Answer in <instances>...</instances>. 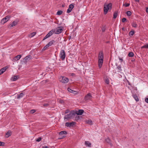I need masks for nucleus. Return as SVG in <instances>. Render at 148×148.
Here are the masks:
<instances>
[{
	"instance_id": "c756f323",
	"label": "nucleus",
	"mask_w": 148,
	"mask_h": 148,
	"mask_svg": "<svg viewBox=\"0 0 148 148\" xmlns=\"http://www.w3.org/2000/svg\"><path fill=\"white\" fill-rule=\"evenodd\" d=\"M127 15L128 16H130L132 14L131 12L130 11H127L126 12Z\"/></svg>"
},
{
	"instance_id": "6ab92c4d",
	"label": "nucleus",
	"mask_w": 148,
	"mask_h": 148,
	"mask_svg": "<svg viewBox=\"0 0 148 148\" xmlns=\"http://www.w3.org/2000/svg\"><path fill=\"white\" fill-rule=\"evenodd\" d=\"M133 97L136 101H139V99H138V97H137L136 95H133Z\"/></svg>"
},
{
	"instance_id": "a18cd8bd",
	"label": "nucleus",
	"mask_w": 148,
	"mask_h": 148,
	"mask_svg": "<svg viewBox=\"0 0 148 148\" xmlns=\"http://www.w3.org/2000/svg\"><path fill=\"white\" fill-rule=\"evenodd\" d=\"M145 101L147 103H148V98H146L145 99Z\"/></svg>"
},
{
	"instance_id": "c85d7f7f",
	"label": "nucleus",
	"mask_w": 148,
	"mask_h": 148,
	"mask_svg": "<svg viewBox=\"0 0 148 148\" xmlns=\"http://www.w3.org/2000/svg\"><path fill=\"white\" fill-rule=\"evenodd\" d=\"M144 48L148 49V44H147L144 45L142 46L141 47V49Z\"/></svg>"
},
{
	"instance_id": "9b49d317",
	"label": "nucleus",
	"mask_w": 148,
	"mask_h": 148,
	"mask_svg": "<svg viewBox=\"0 0 148 148\" xmlns=\"http://www.w3.org/2000/svg\"><path fill=\"white\" fill-rule=\"evenodd\" d=\"M8 68V67L7 66H5L3 68H2L0 70V75L2 74L4 72H5L6 70Z\"/></svg>"
},
{
	"instance_id": "ea45409f",
	"label": "nucleus",
	"mask_w": 148,
	"mask_h": 148,
	"mask_svg": "<svg viewBox=\"0 0 148 148\" xmlns=\"http://www.w3.org/2000/svg\"><path fill=\"white\" fill-rule=\"evenodd\" d=\"M4 145V143L0 141V146H3Z\"/></svg>"
},
{
	"instance_id": "e433bc0d",
	"label": "nucleus",
	"mask_w": 148,
	"mask_h": 148,
	"mask_svg": "<svg viewBox=\"0 0 148 148\" xmlns=\"http://www.w3.org/2000/svg\"><path fill=\"white\" fill-rule=\"evenodd\" d=\"M105 141L107 143H110V140L108 138H106L105 140Z\"/></svg>"
},
{
	"instance_id": "4be33fe9",
	"label": "nucleus",
	"mask_w": 148,
	"mask_h": 148,
	"mask_svg": "<svg viewBox=\"0 0 148 148\" xmlns=\"http://www.w3.org/2000/svg\"><path fill=\"white\" fill-rule=\"evenodd\" d=\"M53 29H52L50 31L48 34L50 36H51L53 33H54Z\"/></svg>"
},
{
	"instance_id": "3c124183",
	"label": "nucleus",
	"mask_w": 148,
	"mask_h": 148,
	"mask_svg": "<svg viewBox=\"0 0 148 148\" xmlns=\"http://www.w3.org/2000/svg\"><path fill=\"white\" fill-rule=\"evenodd\" d=\"M48 105H49L47 103V104H44L43 105V106H48Z\"/></svg>"
},
{
	"instance_id": "20e7f679",
	"label": "nucleus",
	"mask_w": 148,
	"mask_h": 148,
	"mask_svg": "<svg viewBox=\"0 0 148 148\" xmlns=\"http://www.w3.org/2000/svg\"><path fill=\"white\" fill-rule=\"evenodd\" d=\"M63 30V28L62 26L57 27L56 29H53L54 34H58L61 33Z\"/></svg>"
},
{
	"instance_id": "37998d69",
	"label": "nucleus",
	"mask_w": 148,
	"mask_h": 148,
	"mask_svg": "<svg viewBox=\"0 0 148 148\" xmlns=\"http://www.w3.org/2000/svg\"><path fill=\"white\" fill-rule=\"evenodd\" d=\"M72 93L74 94H76L77 93V92L76 91L72 90V91L71 92Z\"/></svg>"
},
{
	"instance_id": "c03bdc74",
	"label": "nucleus",
	"mask_w": 148,
	"mask_h": 148,
	"mask_svg": "<svg viewBox=\"0 0 148 148\" xmlns=\"http://www.w3.org/2000/svg\"><path fill=\"white\" fill-rule=\"evenodd\" d=\"M69 112V110H66L65 112V114H67Z\"/></svg>"
},
{
	"instance_id": "8fccbe9b",
	"label": "nucleus",
	"mask_w": 148,
	"mask_h": 148,
	"mask_svg": "<svg viewBox=\"0 0 148 148\" xmlns=\"http://www.w3.org/2000/svg\"><path fill=\"white\" fill-rule=\"evenodd\" d=\"M42 148H49V147L48 146H45L42 147Z\"/></svg>"
},
{
	"instance_id": "f8f14e48",
	"label": "nucleus",
	"mask_w": 148,
	"mask_h": 148,
	"mask_svg": "<svg viewBox=\"0 0 148 148\" xmlns=\"http://www.w3.org/2000/svg\"><path fill=\"white\" fill-rule=\"evenodd\" d=\"M21 55H18L14 58V60L16 61L18 60L21 58Z\"/></svg>"
},
{
	"instance_id": "4d7b16f0",
	"label": "nucleus",
	"mask_w": 148,
	"mask_h": 148,
	"mask_svg": "<svg viewBox=\"0 0 148 148\" xmlns=\"http://www.w3.org/2000/svg\"><path fill=\"white\" fill-rule=\"evenodd\" d=\"M62 6L63 7H64V6L63 5H62Z\"/></svg>"
},
{
	"instance_id": "bb28decb",
	"label": "nucleus",
	"mask_w": 148,
	"mask_h": 148,
	"mask_svg": "<svg viewBox=\"0 0 148 148\" xmlns=\"http://www.w3.org/2000/svg\"><path fill=\"white\" fill-rule=\"evenodd\" d=\"M132 25L134 27H136L138 26V25L136 22H133L132 23Z\"/></svg>"
},
{
	"instance_id": "a211bd4d",
	"label": "nucleus",
	"mask_w": 148,
	"mask_h": 148,
	"mask_svg": "<svg viewBox=\"0 0 148 148\" xmlns=\"http://www.w3.org/2000/svg\"><path fill=\"white\" fill-rule=\"evenodd\" d=\"M86 122L87 123L89 124L90 125H92V122L91 120H87L86 121Z\"/></svg>"
},
{
	"instance_id": "09e8293b",
	"label": "nucleus",
	"mask_w": 148,
	"mask_h": 148,
	"mask_svg": "<svg viewBox=\"0 0 148 148\" xmlns=\"http://www.w3.org/2000/svg\"><path fill=\"white\" fill-rule=\"evenodd\" d=\"M48 47V46H46V45L43 48L44 50H45Z\"/></svg>"
},
{
	"instance_id": "49530a36",
	"label": "nucleus",
	"mask_w": 148,
	"mask_h": 148,
	"mask_svg": "<svg viewBox=\"0 0 148 148\" xmlns=\"http://www.w3.org/2000/svg\"><path fill=\"white\" fill-rule=\"evenodd\" d=\"M119 60H120L121 61V62L123 61V60L122 58H120L119 57Z\"/></svg>"
},
{
	"instance_id": "dca6fc26",
	"label": "nucleus",
	"mask_w": 148,
	"mask_h": 148,
	"mask_svg": "<svg viewBox=\"0 0 148 148\" xmlns=\"http://www.w3.org/2000/svg\"><path fill=\"white\" fill-rule=\"evenodd\" d=\"M85 144L86 146H88V147H90L91 146V143L88 141H85Z\"/></svg>"
},
{
	"instance_id": "72a5a7b5",
	"label": "nucleus",
	"mask_w": 148,
	"mask_h": 148,
	"mask_svg": "<svg viewBox=\"0 0 148 148\" xmlns=\"http://www.w3.org/2000/svg\"><path fill=\"white\" fill-rule=\"evenodd\" d=\"M117 69L119 70V72H120L122 71V69H121V66L120 65H119L117 66Z\"/></svg>"
},
{
	"instance_id": "79ce46f5",
	"label": "nucleus",
	"mask_w": 148,
	"mask_h": 148,
	"mask_svg": "<svg viewBox=\"0 0 148 148\" xmlns=\"http://www.w3.org/2000/svg\"><path fill=\"white\" fill-rule=\"evenodd\" d=\"M41 140V138L40 137L38 138L36 140V141L37 142H39Z\"/></svg>"
},
{
	"instance_id": "864d4df0",
	"label": "nucleus",
	"mask_w": 148,
	"mask_h": 148,
	"mask_svg": "<svg viewBox=\"0 0 148 148\" xmlns=\"http://www.w3.org/2000/svg\"><path fill=\"white\" fill-rule=\"evenodd\" d=\"M146 12L148 13V8H147L146 9Z\"/></svg>"
},
{
	"instance_id": "f3484780",
	"label": "nucleus",
	"mask_w": 148,
	"mask_h": 148,
	"mask_svg": "<svg viewBox=\"0 0 148 148\" xmlns=\"http://www.w3.org/2000/svg\"><path fill=\"white\" fill-rule=\"evenodd\" d=\"M17 24V23L16 21H13L12 23H11L10 25V27H12L13 26H15Z\"/></svg>"
},
{
	"instance_id": "0eeeda50",
	"label": "nucleus",
	"mask_w": 148,
	"mask_h": 148,
	"mask_svg": "<svg viewBox=\"0 0 148 148\" xmlns=\"http://www.w3.org/2000/svg\"><path fill=\"white\" fill-rule=\"evenodd\" d=\"M92 96L91 94L89 93H88L84 97V99L85 100H91L92 98Z\"/></svg>"
},
{
	"instance_id": "2eb2a0df",
	"label": "nucleus",
	"mask_w": 148,
	"mask_h": 148,
	"mask_svg": "<svg viewBox=\"0 0 148 148\" xmlns=\"http://www.w3.org/2000/svg\"><path fill=\"white\" fill-rule=\"evenodd\" d=\"M24 95V94L23 93H21L19 94H18L17 95V99H19L22 97Z\"/></svg>"
},
{
	"instance_id": "b1692460",
	"label": "nucleus",
	"mask_w": 148,
	"mask_h": 148,
	"mask_svg": "<svg viewBox=\"0 0 148 148\" xmlns=\"http://www.w3.org/2000/svg\"><path fill=\"white\" fill-rule=\"evenodd\" d=\"M31 57L30 55H28L25 57L24 58V59L25 60V62H27V60H28L29 59H30Z\"/></svg>"
},
{
	"instance_id": "c9c22d12",
	"label": "nucleus",
	"mask_w": 148,
	"mask_h": 148,
	"mask_svg": "<svg viewBox=\"0 0 148 148\" xmlns=\"http://www.w3.org/2000/svg\"><path fill=\"white\" fill-rule=\"evenodd\" d=\"M50 36H49V34H47L45 36V37H44V38L43 39V40H44L45 39H46L49 38V37Z\"/></svg>"
},
{
	"instance_id": "39448f33",
	"label": "nucleus",
	"mask_w": 148,
	"mask_h": 148,
	"mask_svg": "<svg viewBox=\"0 0 148 148\" xmlns=\"http://www.w3.org/2000/svg\"><path fill=\"white\" fill-rule=\"evenodd\" d=\"M60 57L62 60H64L66 57V55L65 51L64 50H61L60 54Z\"/></svg>"
},
{
	"instance_id": "6e6552de",
	"label": "nucleus",
	"mask_w": 148,
	"mask_h": 148,
	"mask_svg": "<svg viewBox=\"0 0 148 148\" xmlns=\"http://www.w3.org/2000/svg\"><path fill=\"white\" fill-rule=\"evenodd\" d=\"M10 18V17L9 16H6L1 20V23H5L9 20Z\"/></svg>"
},
{
	"instance_id": "473e14b6",
	"label": "nucleus",
	"mask_w": 148,
	"mask_h": 148,
	"mask_svg": "<svg viewBox=\"0 0 148 148\" xmlns=\"http://www.w3.org/2000/svg\"><path fill=\"white\" fill-rule=\"evenodd\" d=\"M63 12L61 10H60L57 12V14L58 15H60Z\"/></svg>"
},
{
	"instance_id": "cd10ccee",
	"label": "nucleus",
	"mask_w": 148,
	"mask_h": 148,
	"mask_svg": "<svg viewBox=\"0 0 148 148\" xmlns=\"http://www.w3.org/2000/svg\"><path fill=\"white\" fill-rule=\"evenodd\" d=\"M105 83L108 84H109V79H108V78L107 77L105 79Z\"/></svg>"
},
{
	"instance_id": "7c9ffc66",
	"label": "nucleus",
	"mask_w": 148,
	"mask_h": 148,
	"mask_svg": "<svg viewBox=\"0 0 148 148\" xmlns=\"http://www.w3.org/2000/svg\"><path fill=\"white\" fill-rule=\"evenodd\" d=\"M134 31H132L129 32V34L130 36H132L134 34Z\"/></svg>"
},
{
	"instance_id": "a19ab883",
	"label": "nucleus",
	"mask_w": 148,
	"mask_h": 148,
	"mask_svg": "<svg viewBox=\"0 0 148 148\" xmlns=\"http://www.w3.org/2000/svg\"><path fill=\"white\" fill-rule=\"evenodd\" d=\"M68 91L70 92L71 93L72 92V90L70 88H68L67 89Z\"/></svg>"
},
{
	"instance_id": "aec40b11",
	"label": "nucleus",
	"mask_w": 148,
	"mask_h": 148,
	"mask_svg": "<svg viewBox=\"0 0 148 148\" xmlns=\"http://www.w3.org/2000/svg\"><path fill=\"white\" fill-rule=\"evenodd\" d=\"M67 134V132L64 131H63L60 132L59 133V135H62L64 134Z\"/></svg>"
},
{
	"instance_id": "1a4fd4ad",
	"label": "nucleus",
	"mask_w": 148,
	"mask_h": 148,
	"mask_svg": "<svg viewBox=\"0 0 148 148\" xmlns=\"http://www.w3.org/2000/svg\"><path fill=\"white\" fill-rule=\"evenodd\" d=\"M73 8L74 5L72 4H70L69 5V8L67 10L66 12L68 13L70 12Z\"/></svg>"
},
{
	"instance_id": "7ed1b4c3",
	"label": "nucleus",
	"mask_w": 148,
	"mask_h": 148,
	"mask_svg": "<svg viewBox=\"0 0 148 148\" xmlns=\"http://www.w3.org/2000/svg\"><path fill=\"white\" fill-rule=\"evenodd\" d=\"M76 112L74 111H71L70 112L69 114H67L64 117V119L68 120L70 119L73 118L76 115Z\"/></svg>"
},
{
	"instance_id": "a878e982",
	"label": "nucleus",
	"mask_w": 148,
	"mask_h": 148,
	"mask_svg": "<svg viewBox=\"0 0 148 148\" xmlns=\"http://www.w3.org/2000/svg\"><path fill=\"white\" fill-rule=\"evenodd\" d=\"M36 34V32H32L29 35V36L30 38H31L33 37L34 36H35V34Z\"/></svg>"
},
{
	"instance_id": "2f4dec72",
	"label": "nucleus",
	"mask_w": 148,
	"mask_h": 148,
	"mask_svg": "<svg viewBox=\"0 0 148 148\" xmlns=\"http://www.w3.org/2000/svg\"><path fill=\"white\" fill-rule=\"evenodd\" d=\"M128 56L130 57H132L134 56V53L132 52H131L128 54Z\"/></svg>"
},
{
	"instance_id": "5701e85b",
	"label": "nucleus",
	"mask_w": 148,
	"mask_h": 148,
	"mask_svg": "<svg viewBox=\"0 0 148 148\" xmlns=\"http://www.w3.org/2000/svg\"><path fill=\"white\" fill-rule=\"evenodd\" d=\"M6 135L8 136L7 137H8L10 136L11 135V131L10 130L8 131L6 133Z\"/></svg>"
},
{
	"instance_id": "4468645a",
	"label": "nucleus",
	"mask_w": 148,
	"mask_h": 148,
	"mask_svg": "<svg viewBox=\"0 0 148 148\" xmlns=\"http://www.w3.org/2000/svg\"><path fill=\"white\" fill-rule=\"evenodd\" d=\"M84 112V110H79L77 112H76V114L78 115H81Z\"/></svg>"
},
{
	"instance_id": "5fc2aeb1",
	"label": "nucleus",
	"mask_w": 148,
	"mask_h": 148,
	"mask_svg": "<svg viewBox=\"0 0 148 148\" xmlns=\"http://www.w3.org/2000/svg\"><path fill=\"white\" fill-rule=\"evenodd\" d=\"M104 30V29H102V31H104V30Z\"/></svg>"
},
{
	"instance_id": "ddd939ff",
	"label": "nucleus",
	"mask_w": 148,
	"mask_h": 148,
	"mask_svg": "<svg viewBox=\"0 0 148 148\" xmlns=\"http://www.w3.org/2000/svg\"><path fill=\"white\" fill-rule=\"evenodd\" d=\"M54 42L55 41L53 40L50 41L46 45V46H48V47L52 45Z\"/></svg>"
},
{
	"instance_id": "f03ea898",
	"label": "nucleus",
	"mask_w": 148,
	"mask_h": 148,
	"mask_svg": "<svg viewBox=\"0 0 148 148\" xmlns=\"http://www.w3.org/2000/svg\"><path fill=\"white\" fill-rule=\"evenodd\" d=\"M112 8V4L110 3L108 4L105 3L104 5L103 11L104 14H106L108 10H111Z\"/></svg>"
},
{
	"instance_id": "393cba45",
	"label": "nucleus",
	"mask_w": 148,
	"mask_h": 148,
	"mask_svg": "<svg viewBox=\"0 0 148 148\" xmlns=\"http://www.w3.org/2000/svg\"><path fill=\"white\" fill-rule=\"evenodd\" d=\"M118 15V12L117 11H116L114 12V13L113 14V18H115Z\"/></svg>"
},
{
	"instance_id": "4c0bfd02",
	"label": "nucleus",
	"mask_w": 148,
	"mask_h": 148,
	"mask_svg": "<svg viewBox=\"0 0 148 148\" xmlns=\"http://www.w3.org/2000/svg\"><path fill=\"white\" fill-rule=\"evenodd\" d=\"M36 111L35 110H32L30 111V112L31 114H33L36 112Z\"/></svg>"
},
{
	"instance_id": "423d86ee",
	"label": "nucleus",
	"mask_w": 148,
	"mask_h": 148,
	"mask_svg": "<svg viewBox=\"0 0 148 148\" xmlns=\"http://www.w3.org/2000/svg\"><path fill=\"white\" fill-rule=\"evenodd\" d=\"M60 79V82L64 84L67 83L69 81L68 78L65 77H61Z\"/></svg>"
},
{
	"instance_id": "f257e3e1",
	"label": "nucleus",
	"mask_w": 148,
	"mask_h": 148,
	"mask_svg": "<svg viewBox=\"0 0 148 148\" xmlns=\"http://www.w3.org/2000/svg\"><path fill=\"white\" fill-rule=\"evenodd\" d=\"M103 55L102 51L99 52L98 55V66L99 68H101L102 66L103 62Z\"/></svg>"
},
{
	"instance_id": "603ef678",
	"label": "nucleus",
	"mask_w": 148,
	"mask_h": 148,
	"mask_svg": "<svg viewBox=\"0 0 148 148\" xmlns=\"http://www.w3.org/2000/svg\"><path fill=\"white\" fill-rule=\"evenodd\" d=\"M135 1L136 2L138 3L139 2V0H135Z\"/></svg>"
},
{
	"instance_id": "de8ad7c7",
	"label": "nucleus",
	"mask_w": 148,
	"mask_h": 148,
	"mask_svg": "<svg viewBox=\"0 0 148 148\" xmlns=\"http://www.w3.org/2000/svg\"><path fill=\"white\" fill-rule=\"evenodd\" d=\"M59 102L60 103H64V101L62 100H60L59 101Z\"/></svg>"
},
{
	"instance_id": "f704fd0d",
	"label": "nucleus",
	"mask_w": 148,
	"mask_h": 148,
	"mask_svg": "<svg viewBox=\"0 0 148 148\" xmlns=\"http://www.w3.org/2000/svg\"><path fill=\"white\" fill-rule=\"evenodd\" d=\"M130 3H125L123 5L125 6V7H128L130 5Z\"/></svg>"
},
{
	"instance_id": "9d476101",
	"label": "nucleus",
	"mask_w": 148,
	"mask_h": 148,
	"mask_svg": "<svg viewBox=\"0 0 148 148\" xmlns=\"http://www.w3.org/2000/svg\"><path fill=\"white\" fill-rule=\"evenodd\" d=\"M75 122H72L70 123L66 122L65 124V125L67 127H71L73 126L75 124Z\"/></svg>"
},
{
	"instance_id": "412c9836",
	"label": "nucleus",
	"mask_w": 148,
	"mask_h": 148,
	"mask_svg": "<svg viewBox=\"0 0 148 148\" xmlns=\"http://www.w3.org/2000/svg\"><path fill=\"white\" fill-rule=\"evenodd\" d=\"M12 80L13 81H16L18 79V77L17 76H14L12 78Z\"/></svg>"
},
{
	"instance_id": "58836bf2",
	"label": "nucleus",
	"mask_w": 148,
	"mask_h": 148,
	"mask_svg": "<svg viewBox=\"0 0 148 148\" xmlns=\"http://www.w3.org/2000/svg\"><path fill=\"white\" fill-rule=\"evenodd\" d=\"M126 18H122V22L123 23H124L126 21Z\"/></svg>"
},
{
	"instance_id": "6e6d98bb",
	"label": "nucleus",
	"mask_w": 148,
	"mask_h": 148,
	"mask_svg": "<svg viewBox=\"0 0 148 148\" xmlns=\"http://www.w3.org/2000/svg\"><path fill=\"white\" fill-rule=\"evenodd\" d=\"M104 30V29H102V31H104V30Z\"/></svg>"
}]
</instances>
